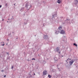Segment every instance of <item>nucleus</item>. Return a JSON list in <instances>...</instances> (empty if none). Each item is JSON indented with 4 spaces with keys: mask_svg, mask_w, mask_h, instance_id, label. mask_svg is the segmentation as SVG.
Masks as SVG:
<instances>
[{
    "mask_svg": "<svg viewBox=\"0 0 78 78\" xmlns=\"http://www.w3.org/2000/svg\"><path fill=\"white\" fill-rule=\"evenodd\" d=\"M43 75H46L47 74V71L46 70H44L43 73Z\"/></svg>",
    "mask_w": 78,
    "mask_h": 78,
    "instance_id": "1",
    "label": "nucleus"
},
{
    "mask_svg": "<svg viewBox=\"0 0 78 78\" xmlns=\"http://www.w3.org/2000/svg\"><path fill=\"white\" fill-rule=\"evenodd\" d=\"M74 62V61L73 60H72L71 61L69 62V63L70 65H72V64Z\"/></svg>",
    "mask_w": 78,
    "mask_h": 78,
    "instance_id": "2",
    "label": "nucleus"
},
{
    "mask_svg": "<svg viewBox=\"0 0 78 78\" xmlns=\"http://www.w3.org/2000/svg\"><path fill=\"white\" fill-rule=\"evenodd\" d=\"M55 50H56V51H57V52H58L59 51V47H57V48H55Z\"/></svg>",
    "mask_w": 78,
    "mask_h": 78,
    "instance_id": "3",
    "label": "nucleus"
},
{
    "mask_svg": "<svg viewBox=\"0 0 78 78\" xmlns=\"http://www.w3.org/2000/svg\"><path fill=\"white\" fill-rule=\"evenodd\" d=\"M61 34H64L65 33V31H64V30H61Z\"/></svg>",
    "mask_w": 78,
    "mask_h": 78,
    "instance_id": "4",
    "label": "nucleus"
},
{
    "mask_svg": "<svg viewBox=\"0 0 78 78\" xmlns=\"http://www.w3.org/2000/svg\"><path fill=\"white\" fill-rule=\"evenodd\" d=\"M57 3H61V1L60 0H58L57 2Z\"/></svg>",
    "mask_w": 78,
    "mask_h": 78,
    "instance_id": "5",
    "label": "nucleus"
},
{
    "mask_svg": "<svg viewBox=\"0 0 78 78\" xmlns=\"http://www.w3.org/2000/svg\"><path fill=\"white\" fill-rule=\"evenodd\" d=\"M44 39H47V38H48V36L47 35H44Z\"/></svg>",
    "mask_w": 78,
    "mask_h": 78,
    "instance_id": "6",
    "label": "nucleus"
},
{
    "mask_svg": "<svg viewBox=\"0 0 78 78\" xmlns=\"http://www.w3.org/2000/svg\"><path fill=\"white\" fill-rule=\"evenodd\" d=\"M59 30H58V31H56L55 33L58 34V33H59Z\"/></svg>",
    "mask_w": 78,
    "mask_h": 78,
    "instance_id": "7",
    "label": "nucleus"
},
{
    "mask_svg": "<svg viewBox=\"0 0 78 78\" xmlns=\"http://www.w3.org/2000/svg\"><path fill=\"white\" fill-rule=\"evenodd\" d=\"M73 45L75 46L76 47H77L78 46V45H77V44H76L75 43L73 44Z\"/></svg>",
    "mask_w": 78,
    "mask_h": 78,
    "instance_id": "8",
    "label": "nucleus"
},
{
    "mask_svg": "<svg viewBox=\"0 0 78 78\" xmlns=\"http://www.w3.org/2000/svg\"><path fill=\"white\" fill-rule=\"evenodd\" d=\"M62 28V27H58V30H61Z\"/></svg>",
    "mask_w": 78,
    "mask_h": 78,
    "instance_id": "9",
    "label": "nucleus"
},
{
    "mask_svg": "<svg viewBox=\"0 0 78 78\" xmlns=\"http://www.w3.org/2000/svg\"><path fill=\"white\" fill-rule=\"evenodd\" d=\"M48 77H49L50 78L51 77V76H50V75H48Z\"/></svg>",
    "mask_w": 78,
    "mask_h": 78,
    "instance_id": "10",
    "label": "nucleus"
},
{
    "mask_svg": "<svg viewBox=\"0 0 78 78\" xmlns=\"http://www.w3.org/2000/svg\"><path fill=\"white\" fill-rule=\"evenodd\" d=\"M29 6V5H28V4H27L26 6V7H27V8H28Z\"/></svg>",
    "mask_w": 78,
    "mask_h": 78,
    "instance_id": "11",
    "label": "nucleus"
},
{
    "mask_svg": "<svg viewBox=\"0 0 78 78\" xmlns=\"http://www.w3.org/2000/svg\"><path fill=\"white\" fill-rule=\"evenodd\" d=\"M69 60H71V59L68 58L67 59V61H68V60H69Z\"/></svg>",
    "mask_w": 78,
    "mask_h": 78,
    "instance_id": "12",
    "label": "nucleus"
},
{
    "mask_svg": "<svg viewBox=\"0 0 78 78\" xmlns=\"http://www.w3.org/2000/svg\"><path fill=\"white\" fill-rule=\"evenodd\" d=\"M74 1L76 2L77 3H78V2L76 1V0H75Z\"/></svg>",
    "mask_w": 78,
    "mask_h": 78,
    "instance_id": "13",
    "label": "nucleus"
},
{
    "mask_svg": "<svg viewBox=\"0 0 78 78\" xmlns=\"http://www.w3.org/2000/svg\"><path fill=\"white\" fill-rule=\"evenodd\" d=\"M32 60H35V58H32Z\"/></svg>",
    "mask_w": 78,
    "mask_h": 78,
    "instance_id": "14",
    "label": "nucleus"
},
{
    "mask_svg": "<svg viewBox=\"0 0 78 78\" xmlns=\"http://www.w3.org/2000/svg\"><path fill=\"white\" fill-rule=\"evenodd\" d=\"M13 68H14V66H12V69H13Z\"/></svg>",
    "mask_w": 78,
    "mask_h": 78,
    "instance_id": "15",
    "label": "nucleus"
},
{
    "mask_svg": "<svg viewBox=\"0 0 78 78\" xmlns=\"http://www.w3.org/2000/svg\"><path fill=\"white\" fill-rule=\"evenodd\" d=\"M4 45H5V44H2V46H4Z\"/></svg>",
    "mask_w": 78,
    "mask_h": 78,
    "instance_id": "16",
    "label": "nucleus"
},
{
    "mask_svg": "<svg viewBox=\"0 0 78 78\" xmlns=\"http://www.w3.org/2000/svg\"><path fill=\"white\" fill-rule=\"evenodd\" d=\"M4 71L3 70H1V72H3Z\"/></svg>",
    "mask_w": 78,
    "mask_h": 78,
    "instance_id": "17",
    "label": "nucleus"
},
{
    "mask_svg": "<svg viewBox=\"0 0 78 78\" xmlns=\"http://www.w3.org/2000/svg\"><path fill=\"white\" fill-rule=\"evenodd\" d=\"M2 5H0V8H2Z\"/></svg>",
    "mask_w": 78,
    "mask_h": 78,
    "instance_id": "18",
    "label": "nucleus"
},
{
    "mask_svg": "<svg viewBox=\"0 0 78 78\" xmlns=\"http://www.w3.org/2000/svg\"><path fill=\"white\" fill-rule=\"evenodd\" d=\"M4 77H6V75H5L4 76Z\"/></svg>",
    "mask_w": 78,
    "mask_h": 78,
    "instance_id": "19",
    "label": "nucleus"
},
{
    "mask_svg": "<svg viewBox=\"0 0 78 78\" xmlns=\"http://www.w3.org/2000/svg\"><path fill=\"white\" fill-rule=\"evenodd\" d=\"M59 54L61 53V52H60V51H59Z\"/></svg>",
    "mask_w": 78,
    "mask_h": 78,
    "instance_id": "20",
    "label": "nucleus"
},
{
    "mask_svg": "<svg viewBox=\"0 0 78 78\" xmlns=\"http://www.w3.org/2000/svg\"><path fill=\"white\" fill-rule=\"evenodd\" d=\"M7 55H9V54L8 53H7Z\"/></svg>",
    "mask_w": 78,
    "mask_h": 78,
    "instance_id": "21",
    "label": "nucleus"
},
{
    "mask_svg": "<svg viewBox=\"0 0 78 78\" xmlns=\"http://www.w3.org/2000/svg\"><path fill=\"white\" fill-rule=\"evenodd\" d=\"M7 41H9V39H8Z\"/></svg>",
    "mask_w": 78,
    "mask_h": 78,
    "instance_id": "22",
    "label": "nucleus"
},
{
    "mask_svg": "<svg viewBox=\"0 0 78 78\" xmlns=\"http://www.w3.org/2000/svg\"><path fill=\"white\" fill-rule=\"evenodd\" d=\"M1 43H3V44H4V42H1Z\"/></svg>",
    "mask_w": 78,
    "mask_h": 78,
    "instance_id": "23",
    "label": "nucleus"
},
{
    "mask_svg": "<svg viewBox=\"0 0 78 78\" xmlns=\"http://www.w3.org/2000/svg\"><path fill=\"white\" fill-rule=\"evenodd\" d=\"M2 21H3L4 20L2 19Z\"/></svg>",
    "mask_w": 78,
    "mask_h": 78,
    "instance_id": "24",
    "label": "nucleus"
},
{
    "mask_svg": "<svg viewBox=\"0 0 78 78\" xmlns=\"http://www.w3.org/2000/svg\"><path fill=\"white\" fill-rule=\"evenodd\" d=\"M34 75H35V73H34Z\"/></svg>",
    "mask_w": 78,
    "mask_h": 78,
    "instance_id": "25",
    "label": "nucleus"
},
{
    "mask_svg": "<svg viewBox=\"0 0 78 78\" xmlns=\"http://www.w3.org/2000/svg\"><path fill=\"white\" fill-rule=\"evenodd\" d=\"M67 61H66V62H67Z\"/></svg>",
    "mask_w": 78,
    "mask_h": 78,
    "instance_id": "26",
    "label": "nucleus"
},
{
    "mask_svg": "<svg viewBox=\"0 0 78 78\" xmlns=\"http://www.w3.org/2000/svg\"><path fill=\"white\" fill-rule=\"evenodd\" d=\"M7 22H8V21H7Z\"/></svg>",
    "mask_w": 78,
    "mask_h": 78,
    "instance_id": "27",
    "label": "nucleus"
},
{
    "mask_svg": "<svg viewBox=\"0 0 78 78\" xmlns=\"http://www.w3.org/2000/svg\"><path fill=\"white\" fill-rule=\"evenodd\" d=\"M67 64L68 63V62H67Z\"/></svg>",
    "mask_w": 78,
    "mask_h": 78,
    "instance_id": "28",
    "label": "nucleus"
}]
</instances>
